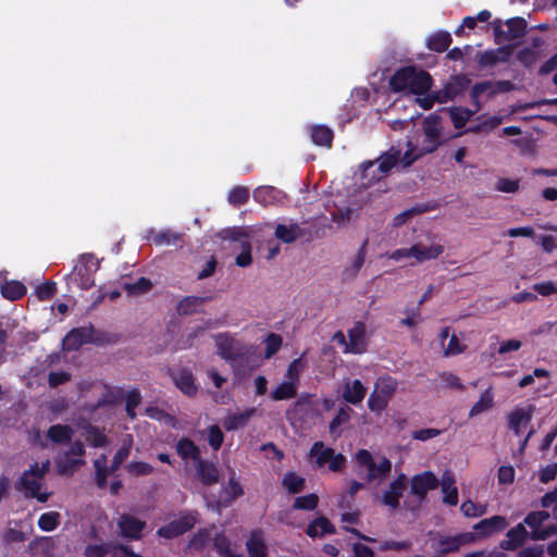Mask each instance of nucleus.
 Returning <instances> with one entry per match:
<instances>
[{
  "label": "nucleus",
  "instance_id": "f257e3e1",
  "mask_svg": "<svg viewBox=\"0 0 557 557\" xmlns=\"http://www.w3.org/2000/svg\"><path fill=\"white\" fill-rule=\"evenodd\" d=\"M441 121L436 115L428 116L423 122V139L421 143L412 146L408 144V149L401 157V151L397 148H391L374 161L361 164L362 177L372 183L381 180L389 171L400 163L404 168L410 166L416 160L424 154L432 153L441 145Z\"/></svg>",
  "mask_w": 557,
  "mask_h": 557
},
{
  "label": "nucleus",
  "instance_id": "f03ea898",
  "mask_svg": "<svg viewBox=\"0 0 557 557\" xmlns=\"http://www.w3.org/2000/svg\"><path fill=\"white\" fill-rule=\"evenodd\" d=\"M50 466L48 459L32 463L22 472L15 483V488L26 498H34L39 503L48 502L52 493L47 490L45 476L49 472Z\"/></svg>",
  "mask_w": 557,
  "mask_h": 557
},
{
  "label": "nucleus",
  "instance_id": "7ed1b4c3",
  "mask_svg": "<svg viewBox=\"0 0 557 557\" xmlns=\"http://www.w3.org/2000/svg\"><path fill=\"white\" fill-rule=\"evenodd\" d=\"M389 85L394 91L408 90L411 94L423 96L432 86V77L425 71H418L408 66L398 70L391 77Z\"/></svg>",
  "mask_w": 557,
  "mask_h": 557
},
{
  "label": "nucleus",
  "instance_id": "20e7f679",
  "mask_svg": "<svg viewBox=\"0 0 557 557\" xmlns=\"http://www.w3.org/2000/svg\"><path fill=\"white\" fill-rule=\"evenodd\" d=\"M355 460L360 474H364L368 482L383 481L392 470V462L384 456L376 458L367 450L360 449L355 455Z\"/></svg>",
  "mask_w": 557,
  "mask_h": 557
},
{
  "label": "nucleus",
  "instance_id": "39448f33",
  "mask_svg": "<svg viewBox=\"0 0 557 557\" xmlns=\"http://www.w3.org/2000/svg\"><path fill=\"white\" fill-rule=\"evenodd\" d=\"M100 268V260L92 253H83L77 259L73 271L67 275L70 284L81 289H89L95 285V274Z\"/></svg>",
  "mask_w": 557,
  "mask_h": 557
},
{
  "label": "nucleus",
  "instance_id": "423d86ee",
  "mask_svg": "<svg viewBox=\"0 0 557 557\" xmlns=\"http://www.w3.org/2000/svg\"><path fill=\"white\" fill-rule=\"evenodd\" d=\"M304 368L305 363L301 358L293 360L287 368L285 380L270 393V398L274 401L294 398L297 395Z\"/></svg>",
  "mask_w": 557,
  "mask_h": 557
},
{
  "label": "nucleus",
  "instance_id": "0eeeda50",
  "mask_svg": "<svg viewBox=\"0 0 557 557\" xmlns=\"http://www.w3.org/2000/svg\"><path fill=\"white\" fill-rule=\"evenodd\" d=\"M474 540L475 535L469 532L456 535L430 533L429 546L434 557H443L457 552L461 546L470 544Z\"/></svg>",
  "mask_w": 557,
  "mask_h": 557
},
{
  "label": "nucleus",
  "instance_id": "6e6552de",
  "mask_svg": "<svg viewBox=\"0 0 557 557\" xmlns=\"http://www.w3.org/2000/svg\"><path fill=\"white\" fill-rule=\"evenodd\" d=\"M397 381L388 375L380 376L368 399V407L373 412H382L388 405L397 389Z\"/></svg>",
  "mask_w": 557,
  "mask_h": 557
},
{
  "label": "nucleus",
  "instance_id": "1a4fd4ad",
  "mask_svg": "<svg viewBox=\"0 0 557 557\" xmlns=\"http://www.w3.org/2000/svg\"><path fill=\"white\" fill-rule=\"evenodd\" d=\"M513 89L515 85L510 81H483L472 86L470 97L475 106V111H478L482 108V102Z\"/></svg>",
  "mask_w": 557,
  "mask_h": 557
},
{
  "label": "nucleus",
  "instance_id": "9d476101",
  "mask_svg": "<svg viewBox=\"0 0 557 557\" xmlns=\"http://www.w3.org/2000/svg\"><path fill=\"white\" fill-rule=\"evenodd\" d=\"M85 447L81 441H76L70 447L63 450L55 458V468L61 475L73 474L81 466L85 463Z\"/></svg>",
  "mask_w": 557,
  "mask_h": 557
},
{
  "label": "nucleus",
  "instance_id": "9b49d317",
  "mask_svg": "<svg viewBox=\"0 0 557 557\" xmlns=\"http://www.w3.org/2000/svg\"><path fill=\"white\" fill-rule=\"evenodd\" d=\"M214 343L218 355L226 361H235L248 352V349L240 341L227 333L218 334L214 337Z\"/></svg>",
  "mask_w": 557,
  "mask_h": 557
},
{
  "label": "nucleus",
  "instance_id": "f8f14e48",
  "mask_svg": "<svg viewBox=\"0 0 557 557\" xmlns=\"http://www.w3.org/2000/svg\"><path fill=\"white\" fill-rule=\"evenodd\" d=\"M408 483L410 496L421 504L425 500L428 493L438 486V479L433 472L423 471L413 475Z\"/></svg>",
  "mask_w": 557,
  "mask_h": 557
},
{
  "label": "nucleus",
  "instance_id": "ddd939ff",
  "mask_svg": "<svg viewBox=\"0 0 557 557\" xmlns=\"http://www.w3.org/2000/svg\"><path fill=\"white\" fill-rule=\"evenodd\" d=\"M310 456L318 467L327 465L331 471L341 470L346 461L342 454H335L332 448L325 447L322 442H317L310 449Z\"/></svg>",
  "mask_w": 557,
  "mask_h": 557
},
{
  "label": "nucleus",
  "instance_id": "4468645a",
  "mask_svg": "<svg viewBox=\"0 0 557 557\" xmlns=\"http://www.w3.org/2000/svg\"><path fill=\"white\" fill-rule=\"evenodd\" d=\"M549 518L546 511H535L529 513L524 518V523L531 528L530 537L534 541H542L557 534V527L549 524L543 527L544 522Z\"/></svg>",
  "mask_w": 557,
  "mask_h": 557
},
{
  "label": "nucleus",
  "instance_id": "2eb2a0df",
  "mask_svg": "<svg viewBox=\"0 0 557 557\" xmlns=\"http://www.w3.org/2000/svg\"><path fill=\"white\" fill-rule=\"evenodd\" d=\"M407 485L408 479L406 474L400 473L382 492L381 503L388 507L391 510H396L399 507V499L403 496Z\"/></svg>",
  "mask_w": 557,
  "mask_h": 557
},
{
  "label": "nucleus",
  "instance_id": "dca6fc26",
  "mask_svg": "<svg viewBox=\"0 0 557 557\" xmlns=\"http://www.w3.org/2000/svg\"><path fill=\"white\" fill-rule=\"evenodd\" d=\"M197 520L196 513H186L160 528L158 535L165 539L176 537L190 530L196 524Z\"/></svg>",
  "mask_w": 557,
  "mask_h": 557
},
{
  "label": "nucleus",
  "instance_id": "f3484780",
  "mask_svg": "<svg viewBox=\"0 0 557 557\" xmlns=\"http://www.w3.org/2000/svg\"><path fill=\"white\" fill-rule=\"evenodd\" d=\"M219 236L223 239H233L234 242L239 243L242 251L235 259V263L238 267L246 268L251 264V262H252L251 245L246 239H242L244 234L240 230H238V228L223 230L219 233Z\"/></svg>",
  "mask_w": 557,
  "mask_h": 557
},
{
  "label": "nucleus",
  "instance_id": "a211bd4d",
  "mask_svg": "<svg viewBox=\"0 0 557 557\" xmlns=\"http://www.w3.org/2000/svg\"><path fill=\"white\" fill-rule=\"evenodd\" d=\"M535 406L528 405L523 407L513 408L508 414V426L516 434L520 435L523 428H525L533 418Z\"/></svg>",
  "mask_w": 557,
  "mask_h": 557
},
{
  "label": "nucleus",
  "instance_id": "6ab92c4d",
  "mask_svg": "<svg viewBox=\"0 0 557 557\" xmlns=\"http://www.w3.org/2000/svg\"><path fill=\"white\" fill-rule=\"evenodd\" d=\"M413 259L417 263H423L437 259L444 252V246L437 242L431 240L418 242L412 246Z\"/></svg>",
  "mask_w": 557,
  "mask_h": 557
},
{
  "label": "nucleus",
  "instance_id": "aec40b11",
  "mask_svg": "<svg viewBox=\"0 0 557 557\" xmlns=\"http://www.w3.org/2000/svg\"><path fill=\"white\" fill-rule=\"evenodd\" d=\"M121 535L131 540H139L146 522L132 515H122L117 520Z\"/></svg>",
  "mask_w": 557,
  "mask_h": 557
},
{
  "label": "nucleus",
  "instance_id": "412c9836",
  "mask_svg": "<svg viewBox=\"0 0 557 557\" xmlns=\"http://www.w3.org/2000/svg\"><path fill=\"white\" fill-rule=\"evenodd\" d=\"M367 350L366 326L361 322H357L348 331V343L346 354H362Z\"/></svg>",
  "mask_w": 557,
  "mask_h": 557
},
{
  "label": "nucleus",
  "instance_id": "4be33fe9",
  "mask_svg": "<svg viewBox=\"0 0 557 557\" xmlns=\"http://www.w3.org/2000/svg\"><path fill=\"white\" fill-rule=\"evenodd\" d=\"M525 21L521 17L510 18L506 22L505 28L496 29V36L499 40H515L523 36L525 32Z\"/></svg>",
  "mask_w": 557,
  "mask_h": 557
},
{
  "label": "nucleus",
  "instance_id": "5701e85b",
  "mask_svg": "<svg viewBox=\"0 0 557 557\" xmlns=\"http://www.w3.org/2000/svg\"><path fill=\"white\" fill-rule=\"evenodd\" d=\"M249 557H268L269 547L261 530H253L246 541Z\"/></svg>",
  "mask_w": 557,
  "mask_h": 557
},
{
  "label": "nucleus",
  "instance_id": "b1692460",
  "mask_svg": "<svg viewBox=\"0 0 557 557\" xmlns=\"http://www.w3.org/2000/svg\"><path fill=\"white\" fill-rule=\"evenodd\" d=\"M367 395V387L360 380H348L343 388L342 397L351 405H359Z\"/></svg>",
  "mask_w": 557,
  "mask_h": 557
},
{
  "label": "nucleus",
  "instance_id": "393cba45",
  "mask_svg": "<svg viewBox=\"0 0 557 557\" xmlns=\"http://www.w3.org/2000/svg\"><path fill=\"white\" fill-rule=\"evenodd\" d=\"M528 537H530V533L527 531L523 523H519L507 532V539L502 541L500 547L506 550L516 549L521 546Z\"/></svg>",
  "mask_w": 557,
  "mask_h": 557
},
{
  "label": "nucleus",
  "instance_id": "a878e982",
  "mask_svg": "<svg viewBox=\"0 0 557 557\" xmlns=\"http://www.w3.org/2000/svg\"><path fill=\"white\" fill-rule=\"evenodd\" d=\"M443 493V502L449 506L458 504V491L455 485V476L450 471H445L441 481L438 480Z\"/></svg>",
  "mask_w": 557,
  "mask_h": 557
},
{
  "label": "nucleus",
  "instance_id": "bb28decb",
  "mask_svg": "<svg viewBox=\"0 0 557 557\" xmlns=\"http://www.w3.org/2000/svg\"><path fill=\"white\" fill-rule=\"evenodd\" d=\"M175 386L186 396H194L198 391L193 373L188 370H180L172 375Z\"/></svg>",
  "mask_w": 557,
  "mask_h": 557
},
{
  "label": "nucleus",
  "instance_id": "cd10ccee",
  "mask_svg": "<svg viewBox=\"0 0 557 557\" xmlns=\"http://www.w3.org/2000/svg\"><path fill=\"white\" fill-rule=\"evenodd\" d=\"M508 525L506 518L503 516H493L488 519L481 520L474 525V530L481 536H488L493 533L504 530Z\"/></svg>",
  "mask_w": 557,
  "mask_h": 557
},
{
  "label": "nucleus",
  "instance_id": "c85d7f7f",
  "mask_svg": "<svg viewBox=\"0 0 557 557\" xmlns=\"http://www.w3.org/2000/svg\"><path fill=\"white\" fill-rule=\"evenodd\" d=\"M177 455L185 461H193L196 465L202 460L200 448L189 438L183 437L176 444Z\"/></svg>",
  "mask_w": 557,
  "mask_h": 557
},
{
  "label": "nucleus",
  "instance_id": "c756f323",
  "mask_svg": "<svg viewBox=\"0 0 557 557\" xmlns=\"http://www.w3.org/2000/svg\"><path fill=\"white\" fill-rule=\"evenodd\" d=\"M253 198L256 201L269 206L281 202L285 195L272 186H261L253 191Z\"/></svg>",
  "mask_w": 557,
  "mask_h": 557
},
{
  "label": "nucleus",
  "instance_id": "7c9ffc66",
  "mask_svg": "<svg viewBox=\"0 0 557 557\" xmlns=\"http://www.w3.org/2000/svg\"><path fill=\"white\" fill-rule=\"evenodd\" d=\"M275 236L283 243L290 244L305 236L304 230L297 223L278 224Z\"/></svg>",
  "mask_w": 557,
  "mask_h": 557
},
{
  "label": "nucleus",
  "instance_id": "2f4dec72",
  "mask_svg": "<svg viewBox=\"0 0 557 557\" xmlns=\"http://www.w3.org/2000/svg\"><path fill=\"white\" fill-rule=\"evenodd\" d=\"M74 434V430L65 424L51 425L47 431L48 438L57 445L70 443Z\"/></svg>",
  "mask_w": 557,
  "mask_h": 557
},
{
  "label": "nucleus",
  "instance_id": "473e14b6",
  "mask_svg": "<svg viewBox=\"0 0 557 557\" xmlns=\"http://www.w3.org/2000/svg\"><path fill=\"white\" fill-rule=\"evenodd\" d=\"M255 414H256L255 408H250V409L244 410L242 412L231 413L224 419L223 426L227 431L237 430L239 428L245 426L248 423V421L250 420V418L253 417Z\"/></svg>",
  "mask_w": 557,
  "mask_h": 557
},
{
  "label": "nucleus",
  "instance_id": "72a5a7b5",
  "mask_svg": "<svg viewBox=\"0 0 557 557\" xmlns=\"http://www.w3.org/2000/svg\"><path fill=\"white\" fill-rule=\"evenodd\" d=\"M494 406V394L492 387H488L483 393H481L479 399L473 404L469 411V417H476Z\"/></svg>",
  "mask_w": 557,
  "mask_h": 557
},
{
  "label": "nucleus",
  "instance_id": "f704fd0d",
  "mask_svg": "<svg viewBox=\"0 0 557 557\" xmlns=\"http://www.w3.org/2000/svg\"><path fill=\"white\" fill-rule=\"evenodd\" d=\"M89 338V333L85 329L72 330L63 339L65 350H76Z\"/></svg>",
  "mask_w": 557,
  "mask_h": 557
},
{
  "label": "nucleus",
  "instance_id": "c9c22d12",
  "mask_svg": "<svg viewBox=\"0 0 557 557\" xmlns=\"http://www.w3.org/2000/svg\"><path fill=\"white\" fill-rule=\"evenodd\" d=\"M198 475L203 484L211 485L219 482L220 472L213 463L200 460L197 463Z\"/></svg>",
  "mask_w": 557,
  "mask_h": 557
},
{
  "label": "nucleus",
  "instance_id": "e433bc0d",
  "mask_svg": "<svg viewBox=\"0 0 557 557\" xmlns=\"http://www.w3.org/2000/svg\"><path fill=\"white\" fill-rule=\"evenodd\" d=\"M366 260V243L360 247L352 260L345 267L343 275L345 278H355L361 270Z\"/></svg>",
  "mask_w": 557,
  "mask_h": 557
},
{
  "label": "nucleus",
  "instance_id": "4c0bfd02",
  "mask_svg": "<svg viewBox=\"0 0 557 557\" xmlns=\"http://www.w3.org/2000/svg\"><path fill=\"white\" fill-rule=\"evenodd\" d=\"M307 534L310 537H317L322 536L324 534H331L334 533V527L331 524V522L324 518H318L313 520L307 528Z\"/></svg>",
  "mask_w": 557,
  "mask_h": 557
},
{
  "label": "nucleus",
  "instance_id": "58836bf2",
  "mask_svg": "<svg viewBox=\"0 0 557 557\" xmlns=\"http://www.w3.org/2000/svg\"><path fill=\"white\" fill-rule=\"evenodd\" d=\"M541 46L542 40L539 38L534 39L531 47L523 48L518 52V59L524 65L533 64L541 57Z\"/></svg>",
  "mask_w": 557,
  "mask_h": 557
},
{
  "label": "nucleus",
  "instance_id": "ea45409f",
  "mask_svg": "<svg viewBox=\"0 0 557 557\" xmlns=\"http://www.w3.org/2000/svg\"><path fill=\"white\" fill-rule=\"evenodd\" d=\"M207 298L198 296L184 297L177 305V312L180 314H191L206 302Z\"/></svg>",
  "mask_w": 557,
  "mask_h": 557
},
{
  "label": "nucleus",
  "instance_id": "a19ab883",
  "mask_svg": "<svg viewBox=\"0 0 557 557\" xmlns=\"http://www.w3.org/2000/svg\"><path fill=\"white\" fill-rule=\"evenodd\" d=\"M26 293V287L18 281L5 282L1 286V294L9 300H17L23 297Z\"/></svg>",
  "mask_w": 557,
  "mask_h": 557
},
{
  "label": "nucleus",
  "instance_id": "79ce46f5",
  "mask_svg": "<svg viewBox=\"0 0 557 557\" xmlns=\"http://www.w3.org/2000/svg\"><path fill=\"white\" fill-rule=\"evenodd\" d=\"M214 547L216 552L225 557H239L240 553L236 545H233L226 536L219 534L214 539Z\"/></svg>",
  "mask_w": 557,
  "mask_h": 557
},
{
  "label": "nucleus",
  "instance_id": "37998d69",
  "mask_svg": "<svg viewBox=\"0 0 557 557\" xmlns=\"http://www.w3.org/2000/svg\"><path fill=\"white\" fill-rule=\"evenodd\" d=\"M133 446V437L129 434H126L122 438V445L119 448V450L115 453L112 465H111V471H115L120 465L129 456L131 449Z\"/></svg>",
  "mask_w": 557,
  "mask_h": 557
},
{
  "label": "nucleus",
  "instance_id": "c03bdc74",
  "mask_svg": "<svg viewBox=\"0 0 557 557\" xmlns=\"http://www.w3.org/2000/svg\"><path fill=\"white\" fill-rule=\"evenodd\" d=\"M311 138L315 145L331 147L333 132L323 125L313 126L311 128Z\"/></svg>",
  "mask_w": 557,
  "mask_h": 557
},
{
  "label": "nucleus",
  "instance_id": "a18cd8bd",
  "mask_svg": "<svg viewBox=\"0 0 557 557\" xmlns=\"http://www.w3.org/2000/svg\"><path fill=\"white\" fill-rule=\"evenodd\" d=\"M451 42V37L447 32H438L433 34L428 39V47L431 50L442 52L445 51Z\"/></svg>",
  "mask_w": 557,
  "mask_h": 557
},
{
  "label": "nucleus",
  "instance_id": "49530a36",
  "mask_svg": "<svg viewBox=\"0 0 557 557\" xmlns=\"http://www.w3.org/2000/svg\"><path fill=\"white\" fill-rule=\"evenodd\" d=\"M61 520V515L57 511H48L42 513L38 519V527L45 532H51L55 530Z\"/></svg>",
  "mask_w": 557,
  "mask_h": 557
},
{
  "label": "nucleus",
  "instance_id": "de8ad7c7",
  "mask_svg": "<svg viewBox=\"0 0 557 557\" xmlns=\"http://www.w3.org/2000/svg\"><path fill=\"white\" fill-rule=\"evenodd\" d=\"M479 121L480 123L476 126L469 128V132L479 133L492 131L503 123V117L499 115H481Z\"/></svg>",
  "mask_w": 557,
  "mask_h": 557
},
{
  "label": "nucleus",
  "instance_id": "09e8293b",
  "mask_svg": "<svg viewBox=\"0 0 557 557\" xmlns=\"http://www.w3.org/2000/svg\"><path fill=\"white\" fill-rule=\"evenodd\" d=\"M95 469H96V480L97 484L100 487H104L107 484V476L111 471V468L109 469L107 467V456L100 455L94 462Z\"/></svg>",
  "mask_w": 557,
  "mask_h": 557
},
{
  "label": "nucleus",
  "instance_id": "8fccbe9b",
  "mask_svg": "<svg viewBox=\"0 0 557 557\" xmlns=\"http://www.w3.org/2000/svg\"><path fill=\"white\" fill-rule=\"evenodd\" d=\"M114 548L115 546L108 543L89 544L86 546L84 554L86 557H103L106 555L113 557Z\"/></svg>",
  "mask_w": 557,
  "mask_h": 557
},
{
  "label": "nucleus",
  "instance_id": "3c124183",
  "mask_svg": "<svg viewBox=\"0 0 557 557\" xmlns=\"http://www.w3.org/2000/svg\"><path fill=\"white\" fill-rule=\"evenodd\" d=\"M442 349L443 355L445 357H451L465 352L467 349V345L461 343L459 338L455 334H453L449 337L447 345H443Z\"/></svg>",
  "mask_w": 557,
  "mask_h": 557
},
{
  "label": "nucleus",
  "instance_id": "603ef678",
  "mask_svg": "<svg viewBox=\"0 0 557 557\" xmlns=\"http://www.w3.org/2000/svg\"><path fill=\"white\" fill-rule=\"evenodd\" d=\"M181 238V234L171 230H163L154 234L152 240L158 246H170L176 244Z\"/></svg>",
  "mask_w": 557,
  "mask_h": 557
},
{
  "label": "nucleus",
  "instance_id": "864d4df0",
  "mask_svg": "<svg viewBox=\"0 0 557 557\" xmlns=\"http://www.w3.org/2000/svg\"><path fill=\"white\" fill-rule=\"evenodd\" d=\"M86 441L94 447H103L108 444V438L103 431L95 426L87 428Z\"/></svg>",
  "mask_w": 557,
  "mask_h": 557
},
{
  "label": "nucleus",
  "instance_id": "5fc2aeb1",
  "mask_svg": "<svg viewBox=\"0 0 557 557\" xmlns=\"http://www.w3.org/2000/svg\"><path fill=\"white\" fill-rule=\"evenodd\" d=\"M508 58V53L502 49L486 51L481 54L479 62L481 65H493L497 62H505Z\"/></svg>",
  "mask_w": 557,
  "mask_h": 557
},
{
  "label": "nucleus",
  "instance_id": "6e6d98bb",
  "mask_svg": "<svg viewBox=\"0 0 557 557\" xmlns=\"http://www.w3.org/2000/svg\"><path fill=\"white\" fill-rule=\"evenodd\" d=\"M473 112L463 108H454L450 110V119L456 128L463 127L472 116Z\"/></svg>",
  "mask_w": 557,
  "mask_h": 557
},
{
  "label": "nucleus",
  "instance_id": "4d7b16f0",
  "mask_svg": "<svg viewBox=\"0 0 557 557\" xmlns=\"http://www.w3.org/2000/svg\"><path fill=\"white\" fill-rule=\"evenodd\" d=\"M440 380L447 388L456 391H465L466 388V385L461 382L460 377L451 372H442L440 374Z\"/></svg>",
  "mask_w": 557,
  "mask_h": 557
},
{
  "label": "nucleus",
  "instance_id": "13d9d810",
  "mask_svg": "<svg viewBox=\"0 0 557 557\" xmlns=\"http://www.w3.org/2000/svg\"><path fill=\"white\" fill-rule=\"evenodd\" d=\"M249 198V191L247 187L237 186L228 193V202L233 206H239L247 202Z\"/></svg>",
  "mask_w": 557,
  "mask_h": 557
},
{
  "label": "nucleus",
  "instance_id": "bf43d9fd",
  "mask_svg": "<svg viewBox=\"0 0 557 557\" xmlns=\"http://www.w3.org/2000/svg\"><path fill=\"white\" fill-rule=\"evenodd\" d=\"M282 346V337L278 334L271 333L265 339V351L264 357L267 359L275 355Z\"/></svg>",
  "mask_w": 557,
  "mask_h": 557
},
{
  "label": "nucleus",
  "instance_id": "052dcab7",
  "mask_svg": "<svg viewBox=\"0 0 557 557\" xmlns=\"http://www.w3.org/2000/svg\"><path fill=\"white\" fill-rule=\"evenodd\" d=\"M152 284L151 282L146 277H140L133 284H125L124 288L127 290L131 295H140L143 293L148 292L151 288Z\"/></svg>",
  "mask_w": 557,
  "mask_h": 557
},
{
  "label": "nucleus",
  "instance_id": "680f3d73",
  "mask_svg": "<svg viewBox=\"0 0 557 557\" xmlns=\"http://www.w3.org/2000/svg\"><path fill=\"white\" fill-rule=\"evenodd\" d=\"M304 483L305 480L301 476L292 472L285 474L283 479V485L292 493H297L301 491Z\"/></svg>",
  "mask_w": 557,
  "mask_h": 557
},
{
  "label": "nucleus",
  "instance_id": "e2e57ef3",
  "mask_svg": "<svg viewBox=\"0 0 557 557\" xmlns=\"http://www.w3.org/2000/svg\"><path fill=\"white\" fill-rule=\"evenodd\" d=\"M224 441V435L221 429L218 425H211L208 428V442L209 445L218 450L222 446Z\"/></svg>",
  "mask_w": 557,
  "mask_h": 557
},
{
  "label": "nucleus",
  "instance_id": "0e129e2a",
  "mask_svg": "<svg viewBox=\"0 0 557 557\" xmlns=\"http://www.w3.org/2000/svg\"><path fill=\"white\" fill-rule=\"evenodd\" d=\"M318 505V496L315 494H309L306 496L297 497L294 503V508L312 510Z\"/></svg>",
  "mask_w": 557,
  "mask_h": 557
},
{
  "label": "nucleus",
  "instance_id": "69168bd1",
  "mask_svg": "<svg viewBox=\"0 0 557 557\" xmlns=\"http://www.w3.org/2000/svg\"><path fill=\"white\" fill-rule=\"evenodd\" d=\"M140 393L137 389L129 391L126 394V411L129 418H135V408L140 404Z\"/></svg>",
  "mask_w": 557,
  "mask_h": 557
},
{
  "label": "nucleus",
  "instance_id": "338daca9",
  "mask_svg": "<svg viewBox=\"0 0 557 557\" xmlns=\"http://www.w3.org/2000/svg\"><path fill=\"white\" fill-rule=\"evenodd\" d=\"M442 434V431L435 428H426L421 430H416L411 433V437L417 441L425 442L431 438H434Z\"/></svg>",
  "mask_w": 557,
  "mask_h": 557
},
{
  "label": "nucleus",
  "instance_id": "774afa93",
  "mask_svg": "<svg viewBox=\"0 0 557 557\" xmlns=\"http://www.w3.org/2000/svg\"><path fill=\"white\" fill-rule=\"evenodd\" d=\"M495 189L502 193H516L519 189V181L510 178H499L496 183Z\"/></svg>",
  "mask_w": 557,
  "mask_h": 557
}]
</instances>
